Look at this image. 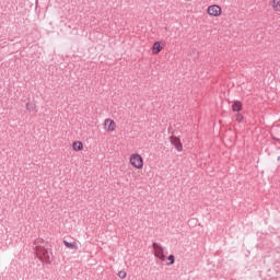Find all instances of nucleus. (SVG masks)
<instances>
[{"label": "nucleus", "instance_id": "obj_1", "mask_svg": "<svg viewBox=\"0 0 280 280\" xmlns=\"http://www.w3.org/2000/svg\"><path fill=\"white\" fill-rule=\"evenodd\" d=\"M36 255L40 261L46 265H51L52 262V250L51 245L44 241L43 238H38L34 243Z\"/></svg>", "mask_w": 280, "mask_h": 280}, {"label": "nucleus", "instance_id": "obj_2", "mask_svg": "<svg viewBox=\"0 0 280 280\" xmlns=\"http://www.w3.org/2000/svg\"><path fill=\"white\" fill-rule=\"evenodd\" d=\"M153 255L155 258L160 259V261L164 262L166 259V256L164 254V248L161 244L153 242Z\"/></svg>", "mask_w": 280, "mask_h": 280}, {"label": "nucleus", "instance_id": "obj_3", "mask_svg": "<svg viewBox=\"0 0 280 280\" xmlns=\"http://www.w3.org/2000/svg\"><path fill=\"white\" fill-rule=\"evenodd\" d=\"M130 163L137 170H142L144 165L143 159L139 153L131 154Z\"/></svg>", "mask_w": 280, "mask_h": 280}, {"label": "nucleus", "instance_id": "obj_4", "mask_svg": "<svg viewBox=\"0 0 280 280\" xmlns=\"http://www.w3.org/2000/svg\"><path fill=\"white\" fill-rule=\"evenodd\" d=\"M208 13L212 16H220L222 14V9L220 5L212 4L208 7Z\"/></svg>", "mask_w": 280, "mask_h": 280}, {"label": "nucleus", "instance_id": "obj_5", "mask_svg": "<svg viewBox=\"0 0 280 280\" xmlns=\"http://www.w3.org/2000/svg\"><path fill=\"white\" fill-rule=\"evenodd\" d=\"M170 141H171V144L175 147V150H177V152H183V144L178 137L171 136Z\"/></svg>", "mask_w": 280, "mask_h": 280}, {"label": "nucleus", "instance_id": "obj_6", "mask_svg": "<svg viewBox=\"0 0 280 280\" xmlns=\"http://www.w3.org/2000/svg\"><path fill=\"white\" fill-rule=\"evenodd\" d=\"M104 126L108 132H114L116 130V122L113 119H106Z\"/></svg>", "mask_w": 280, "mask_h": 280}, {"label": "nucleus", "instance_id": "obj_7", "mask_svg": "<svg viewBox=\"0 0 280 280\" xmlns=\"http://www.w3.org/2000/svg\"><path fill=\"white\" fill-rule=\"evenodd\" d=\"M163 47L161 46L160 42L153 43V47L151 48V51H153V55L158 56L159 52H161Z\"/></svg>", "mask_w": 280, "mask_h": 280}, {"label": "nucleus", "instance_id": "obj_8", "mask_svg": "<svg viewBox=\"0 0 280 280\" xmlns=\"http://www.w3.org/2000/svg\"><path fill=\"white\" fill-rule=\"evenodd\" d=\"M63 244H65V246H66L68 249H71V250H78V249H79V246H78L77 242L63 241Z\"/></svg>", "mask_w": 280, "mask_h": 280}, {"label": "nucleus", "instance_id": "obj_9", "mask_svg": "<svg viewBox=\"0 0 280 280\" xmlns=\"http://www.w3.org/2000/svg\"><path fill=\"white\" fill-rule=\"evenodd\" d=\"M269 5L275 12H280V0H270Z\"/></svg>", "mask_w": 280, "mask_h": 280}, {"label": "nucleus", "instance_id": "obj_10", "mask_svg": "<svg viewBox=\"0 0 280 280\" xmlns=\"http://www.w3.org/2000/svg\"><path fill=\"white\" fill-rule=\"evenodd\" d=\"M243 108V104L240 102V101H235L233 104H232V110L233 113H240V110H242Z\"/></svg>", "mask_w": 280, "mask_h": 280}, {"label": "nucleus", "instance_id": "obj_11", "mask_svg": "<svg viewBox=\"0 0 280 280\" xmlns=\"http://www.w3.org/2000/svg\"><path fill=\"white\" fill-rule=\"evenodd\" d=\"M37 106L35 103L32 102H27L26 103V110H28V113H37Z\"/></svg>", "mask_w": 280, "mask_h": 280}, {"label": "nucleus", "instance_id": "obj_12", "mask_svg": "<svg viewBox=\"0 0 280 280\" xmlns=\"http://www.w3.org/2000/svg\"><path fill=\"white\" fill-rule=\"evenodd\" d=\"M73 150L80 152L83 150V143L81 141L73 142Z\"/></svg>", "mask_w": 280, "mask_h": 280}, {"label": "nucleus", "instance_id": "obj_13", "mask_svg": "<svg viewBox=\"0 0 280 280\" xmlns=\"http://www.w3.org/2000/svg\"><path fill=\"white\" fill-rule=\"evenodd\" d=\"M168 261L171 262H166V266H172L175 264V256L174 255H168Z\"/></svg>", "mask_w": 280, "mask_h": 280}, {"label": "nucleus", "instance_id": "obj_14", "mask_svg": "<svg viewBox=\"0 0 280 280\" xmlns=\"http://www.w3.org/2000/svg\"><path fill=\"white\" fill-rule=\"evenodd\" d=\"M235 120H236L237 122H242V121L244 120V116H243L242 114H236V115H235Z\"/></svg>", "mask_w": 280, "mask_h": 280}, {"label": "nucleus", "instance_id": "obj_15", "mask_svg": "<svg viewBox=\"0 0 280 280\" xmlns=\"http://www.w3.org/2000/svg\"><path fill=\"white\" fill-rule=\"evenodd\" d=\"M118 277L124 280L127 277V272L125 270H121L119 271Z\"/></svg>", "mask_w": 280, "mask_h": 280}, {"label": "nucleus", "instance_id": "obj_16", "mask_svg": "<svg viewBox=\"0 0 280 280\" xmlns=\"http://www.w3.org/2000/svg\"><path fill=\"white\" fill-rule=\"evenodd\" d=\"M277 161H280V156H278Z\"/></svg>", "mask_w": 280, "mask_h": 280}, {"label": "nucleus", "instance_id": "obj_17", "mask_svg": "<svg viewBox=\"0 0 280 280\" xmlns=\"http://www.w3.org/2000/svg\"><path fill=\"white\" fill-rule=\"evenodd\" d=\"M186 1H192V0H186Z\"/></svg>", "mask_w": 280, "mask_h": 280}]
</instances>
